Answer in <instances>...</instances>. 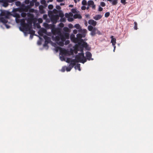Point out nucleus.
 <instances>
[{"label": "nucleus", "mask_w": 153, "mask_h": 153, "mask_svg": "<svg viewBox=\"0 0 153 153\" xmlns=\"http://www.w3.org/2000/svg\"><path fill=\"white\" fill-rule=\"evenodd\" d=\"M60 39L61 41L59 42L58 44L60 46L63 47L64 45V42L65 41V39H69V34L68 33H65L63 34L60 33Z\"/></svg>", "instance_id": "obj_1"}, {"label": "nucleus", "mask_w": 153, "mask_h": 153, "mask_svg": "<svg viewBox=\"0 0 153 153\" xmlns=\"http://www.w3.org/2000/svg\"><path fill=\"white\" fill-rule=\"evenodd\" d=\"M75 59L77 62H80L84 64L87 61L86 58L85 57L83 53H79L75 56Z\"/></svg>", "instance_id": "obj_2"}, {"label": "nucleus", "mask_w": 153, "mask_h": 153, "mask_svg": "<svg viewBox=\"0 0 153 153\" xmlns=\"http://www.w3.org/2000/svg\"><path fill=\"white\" fill-rule=\"evenodd\" d=\"M59 19V16L57 15H52L51 18V21L53 23H56Z\"/></svg>", "instance_id": "obj_3"}, {"label": "nucleus", "mask_w": 153, "mask_h": 153, "mask_svg": "<svg viewBox=\"0 0 153 153\" xmlns=\"http://www.w3.org/2000/svg\"><path fill=\"white\" fill-rule=\"evenodd\" d=\"M88 6L91 7L93 9H95L96 6L93 1H88Z\"/></svg>", "instance_id": "obj_4"}, {"label": "nucleus", "mask_w": 153, "mask_h": 153, "mask_svg": "<svg viewBox=\"0 0 153 153\" xmlns=\"http://www.w3.org/2000/svg\"><path fill=\"white\" fill-rule=\"evenodd\" d=\"M22 30L25 31H28L30 29L29 24L27 23H26L25 25L22 26Z\"/></svg>", "instance_id": "obj_5"}, {"label": "nucleus", "mask_w": 153, "mask_h": 153, "mask_svg": "<svg viewBox=\"0 0 153 153\" xmlns=\"http://www.w3.org/2000/svg\"><path fill=\"white\" fill-rule=\"evenodd\" d=\"M86 56L87 59L88 60H93V59L91 58L92 54L89 51H87L86 53Z\"/></svg>", "instance_id": "obj_6"}, {"label": "nucleus", "mask_w": 153, "mask_h": 153, "mask_svg": "<svg viewBox=\"0 0 153 153\" xmlns=\"http://www.w3.org/2000/svg\"><path fill=\"white\" fill-rule=\"evenodd\" d=\"M89 24L91 25L94 26H95L97 25V22L93 19H90L88 21Z\"/></svg>", "instance_id": "obj_7"}, {"label": "nucleus", "mask_w": 153, "mask_h": 153, "mask_svg": "<svg viewBox=\"0 0 153 153\" xmlns=\"http://www.w3.org/2000/svg\"><path fill=\"white\" fill-rule=\"evenodd\" d=\"M1 2L3 3V6L4 7H6L8 5L9 2L7 0H1Z\"/></svg>", "instance_id": "obj_8"}, {"label": "nucleus", "mask_w": 153, "mask_h": 153, "mask_svg": "<svg viewBox=\"0 0 153 153\" xmlns=\"http://www.w3.org/2000/svg\"><path fill=\"white\" fill-rule=\"evenodd\" d=\"M97 29L95 27H94V28L91 31L90 34L91 36H94L96 33Z\"/></svg>", "instance_id": "obj_9"}, {"label": "nucleus", "mask_w": 153, "mask_h": 153, "mask_svg": "<svg viewBox=\"0 0 153 153\" xmlns=\"http://www.w3.org/2000/svg\"><path fill=\"white\" fill-rule=\"evenodd\" d=\"M110 38L111 39V42L112 43L113 45H115L116 43V39L114 38V36H111Z\"/></svg>", "instance_id": "obj_10"}, {"label": "nucleus", "mask_w": 153, "mask_h": 153, "mask_svg": "<svg viewBox=\"0 0 153 153\" xmlns=\"http://www.w3.org/2000/svg\"><path fill=\"white\" fill-rule=\"evenodd\" d=\"M71 63L70 65L72 67H73L75 65L76 63V59H72L71 60Z\"/></svg>", "instance_id": "obj_11"}, {"label": "nucleus", "mask_w": 153, "mask_h": 153, "mask_svg": "<svg viewBox=\"0 0 153 153\" xmlns=\"http://www.w3.org/2000/svg\"><path fill=\"white\" fill-rule=\"evenodd\" d=\"M60 54H62V55H65L67 53V51L65 49H62L61 48L60 50Z\"/></svg>", "instance_id": "obj_12"}, {"label": "nucleus", "mask_w": 153, "mask_h": 153, "mask_svg": "<svg viewBox=\"0 0 153 153\" xmlns=\"http://www.w3.org/2000/svg\"><path fill=\"white\" fill-rule=\"evenodd\" d=\"M0 21L4 24H6L8 21L5 18L3 17H0Z\"/></svg>", "instance_id": "obj_13"}, {"label": "nucleus", "mask_w": 153, "mask_h": 153, "mask_svg": "<svg viewBox=\"0 0 153 153\" xmlns=\"http://www.w3.org/2000/svg\"><path fill=\"white\" fill-rule=\"evenodd\" d=\"M108 1L111 2L113 5H116L118 3V0H107Z\"/></svg>", "instance_id": "obj_14"}, {"label": "nucleus", "mask_w": 153, "mask_h": 153, "mask_svg": "<svg viewBox=\"0 0 153 153\" xmlns=\"http://www.w3.org/2000/svg\"><path fill=\"white\" fill-rule=\"evenodd\" d=\"M76 37L79 39V41L80 42H82L83 41V39H81L82 38V34H77L76 35Z\"/></svg>", "instance_id": "obj_15"}, {"label": "nucleus", "mask_w": 153, "mask_h": 153, "mask_svg": "<svg viewBox=\"0 0 153 153\" xmlns=\"http://www.w3.org/2000/svg\"><path fill=\"white\" fill-rule=\"evenodd\" d=\"M102 17L101 15L99 14L96 15L93 17L94 19L96 20H98L100 19Z\"/></svg>", "instance_id": "obj_16"}, {"label": "nucleus", "mask_w": 153, "mask_h": 153, "mask_svg": "<svg viewBox=\"0 0 153 153\" xmlns=\"http://www.w3.org/2000/svg\"><path fill=\"white\" fill-rule=\"evenodd\" d=\"M27 16L28 17V18L34 19V16L33 14L28 13H27Z\"/></svg>", "instance_id": "obj_17"}, {"label": "nucleus", "mask_w": 153, "mask_h": 153, "mask_svg": "<svg viewBox=\"0 0 153 153\" xmlns=\"http://www.w3.org/2000/svg\"><path fill=\"white\" fill-rule=\"evenodd\" d=\"M44 38L45 39V42H47V43H48L51 40L50 38L46 36H44Z\"/></svg>", "instance_id": "obj_18"}, {"label": "nucleus", "mask_w": 153, "mask_h": 153, "mask_svg": "<svg viewBox=\"0 0 153 153\" xmlns=\"http://www.w3.org/2000/svg\"><path fill=\"white\" fill-rule=\"evenodd\" d=\"M73 41L75 43H78L79 45H80V43L81 42H80L79 39L77 37L74 38Z\"/></svg>", "instance_id": "obj_19"}, {"label": "nucleus", "mask_w": 153, "mask_h": 153, "mask_svg": "<svg viewBox=\"0 0 153 153\" xmlns=\"http://www.w3.org/2000/svg\"><path fill=\"white\" fill-rule=\"evenodd\" d=\"M82 16L81 15L79 14H76L74 16V19L78 18L79 19H81L82 18Z\"/></svg>", "instance_id": "obj_20"}, {"label": "nucleus", "mask_w": 153, "mask_h": 153, "mask_svg": "<svg viewBox=\"0 0 153 153\" xmlns=\"http://www.w3.org/2000/svg\"><path fill=\"white\" fill-rule=\"evenodd\" d=\"M21 26L25 25L26 24L25 22V20L24 19H21L20 21Z\"/></svg>", "instance_id": "obj_21"}, {"label": "nucleus", "mask_w": 153, "mask_h": 153, "mask_svg": "<svg viewBox=\"0 0 153 153\" xmlns=\"http://www.w3.org/2000/svg\"><path fill=\"white\" fill-rule=\"evenodd\" d=\"M73 68V67H72L71 66L69 65V67H67L66 68V70L67 71H69L71 70Z\"/></svg>", "instance_id": "obj_22"}, {"label": "nucleus", "mask_w": 153, "mask_h": 153, "mask_svg": "<svg viewBox=\"0 0 153 153\" xmlns=\"http://www.w3.org/2000/svg\"><path fill=\"white\" fill-rule=\"evenodd\" d=\"M80 65V64H78L74 67V68L76 69L77 68L79 71H80L81 70Z\"/></svg>", "instance_id": "obj_23"}, {"label": "nucleus", "mask_w": 153, "mask_h": 153, "mask_svg": "<svg viewBox=\"0 0 153 153\" xmlns=\"http://www.w3.org/2000/svg\"><path fill=\"white\" fill-rule=\"evenodd\" d=\"M82 42H83V43L82 44V46L83 47L86 48L88 46V44L83 41Z\"/></svg>", "instance_id": "obj_24"}, {"label": "nucleus", "mask_w": 153, "mask_h": 153, "mask_svg": "<svg viewBox=\"0 0 153 153\" xmlns=\"http://www.w3.org/2000/svg\"><path fill=\"white\" fill-rule=\"evenodd\" d=\"M60 39V35L59 36H57L56 37V41H57V43H58L59 42V41Z\"/></svg>", "instance_id": "obj_25"}, {"label": "nucleus", "mask_w": 153, "mask_h": 153, "mask_svg": "<svg viewBox=\"0 0 153 153\" xmlns=\"http://www.w3.org/2000/svg\"><path fill=\"white\" fill-rule=\"evenodd\" d=\"M33 20V19H31L28 18L27 19L28 23L29 24H31L32 23V22Z\"/></svg>", "instance_id": "obj_26"}, {"label": "nucleus", "mask_w": 153, "mask_h": 153, "mask_svg": "<svg viewBox=\"0 0 153 153\" xmlns=\"http://www.w3.org/2000/svg\"><path fill=\"white\" fill-rule=\"evenodd\" d=\"M88 28L89 31H91L94 28V27L91 25H90L88 26Z\"/></svg>", "instance_id": "obj_27"}, {"label": "nucleus", "mask_w": 153, "mask_h": 153, "mask_svg": "<svg viewBox=\"0 0 153 153\" xmlns=\"http://www.w3.org/2000/svg\"><path fill=\"white\" fill-rule=\"evenodd\" d=\"M86 30H83V33L82 34V37H85L86 35Z\"/></svg>", "instance_id": "obj_28"}, {"label": "nucleus", "mask_w": 153, "mask_h": 153, "mask_svg": "<svg viewBox=\"0 0 153 153\" xmlns=\"http://www.w3.org/2000/svg\"><path fill=\"white\" fill-rule=\"evenodd\" d=\"M134 29L135 30H137V23L136 22H134Z\"/></svg>", "instance_id": "obj_29"}, {"label": "nucleus", "mask_w": 153, "mask_h": 153, "mask_svg": "<svg viewBox=\"0 0 153 153\" xmlns=\"http://www.w3.org/2000/svg\"><path fill=\"white\" fill-rule=\"evenodd\" d=\"M6 12H2L1 13V16H5L6 18H8V16L7 15H6Z\"/></svg>", "instance_id": "obj_30"}, {"label": "nucleus", "mask_w": 153, "mask_h": 153, "mask_svg": "<svg viewBox=\"0 0 153 153\" xmlns=\"http://www.w3.org/2000/svg\"><path fill=\"white\" fill-rule=\"evenodd\" d=\"M29 31L30 33L32 35H34L35 33V31L34 30H31L30 29Z\"/></svg>", "instance_id": "obj_31"}, {"label": "nucleus", "mask_w": 153, "mask_h": 153, "mask_svg": "<svg viewBox=\"0 0 153 153\" xmlns=\"http://www.w3.org/2000/svg\"><path fill=\"white\" fill-rule=\"evenodd\" d=\"M27 15V14L24 12H22L21 14V16L23 17H25Z\"/></svg>", "instance_id": "obj_32"}, {"label": "nucleus", "mask_w": 153, "mask_h": 153, "mask_svg": "<svg viewBox=\"0 0 153 153\" xmlns=\"http://www.w3.org/2000/svg\"><path fill=\"white\" fill-rule=\"evenodd\" d=\"M74 27L77 29H79L80 27V25L79 24H76L74 25Z\"/></svg>", "instance_id": "obj_33"}, {"label": "nucleus", "mask_w": 153, "mask_h": 153, "mask_svg": "<svg viewBox=\"0 0 153 153\" xmlns=\"http://www.w3.org/2000/svg\"><path fill=\"white\" fill-rule=\"evenodd\" d=\"M60 21L61 22H66V19L65 18L61 17Z\"/></svg>", "instance_id": "obj_34"}, {"label": "nucleus", "mask_w": 153, "mask_h": 153, "mask_svg": "<svg viewBox=\"0 0 153 153\" xmlns=\"http://www.w3.org/2000/svg\"><path fill=\"white\" fill-rule=\"evenodd\" d=\"M110 13L109 12H107L105 13V17H108L110 16Z\"/></svg>", "instance_id": "obj_35"}, {"label": "nucleus", "mask_w": 153, "mask_h": 153, "mask_svg": "<svg viewBox=\"0 0 153 153\" xmlns=\"http://www.w3.org/2000/svg\"><path fill=\"white\" fill-rule=\"evenodd\" d=\"M82 4L84 5H85L87 4V1L85 0H83L82 1Z\"/></svg>", "instance_id": "obj_36"}, {"label": "nucleus", "mask_w": 153, "mask_h": 153, "mask_svg": "<svg viewBox=\"0 0 153 153\" xmlns=\"http://www.w3.org/2000/svg\"><path fill=\"white\" fill-rule=\"evenodd\" d=\"M48 8L49 9L51 10L53 8V6L52 4H50L48 6Z\"/></svg>", "instance_id": "obj_37"}, {"label": "nucleus", "mask_w": 153, "mask_h": 153, "mask_svg": "<svg viewBox=\"0 0 153 153\" xmlns=\"http://www.w3.org/2000/svg\"><path fill=\"white\" fill-rule=\"evenodd\" d=\"M70 43V41L69 40H67L65 41V44L66 45H68Z\"/></svg>", "instance_id": "obj_38"}, {"label": "nucleus", "mask_w": 153, "mask_h": 153, "mask_svg": "<svg viewBox=\"0 0 153 153\" xmlns=\"http://www.w3.org/2000/svg\"><path fill=\"white\" fill-rule=\"evenodd\" d=\"M59 16L61 17H63L64 16V15L63 14V13H61V12H60L59 13Z\"/></svg>", "instance_id": "obj_39"}, {"label": "nucleus", "mask_w": 153, "mask_h": 153, "mask_svg": "<svg viewBox=\"0 0 153 153\" xmlns=\"http://www.w3.org/2000/svg\"><path fill=\"white\" fill-rule=\"evenodd\" d=\"M71 11L73 13H75L76 12V9H72L71 10Z\"/></svg>", "instance_id": "obj_40"}, {"label": "nucleus", "mask_w": 153, "mask_h": 153, "mask_svg": "<svg viewBox=\"0 0 153 153\" xmlns=\"http://www.w3.org/2000/svg\"><path fill=\"white\" fill-rule=\"evenodd\" d=\"M60 58L61 60L62 61L65 60V58L62 55L61 56H60Z\"/></svg>", "instance_id": "obj_41"}, {"label": "nucleus", "mask_w": 153, "mask_h": 153, "mask_svg": "<svg viewBox=\"0 0 153 153\" xmlns=\"http://www.w3.org/2000/svg\"><path fill=\"white\" fill-rule=\"evenodd\" d=\"M126 0H121V2L124 5H125L126 4Z\"/></svg>", "instance_id": "obj_42"}, {"label": "nucleus", "mask_w": 153, "mask_h": 153, "mask_svg": "<svg viewBox=\"0 0 153 153\" xmlns=\"http://www.w3.org/2000/svg\"><path fill=\"white\" fill-rule=\"evenodd\" d=\"M100 5L102 7H105V3L103 2H101L100 3Z\"/></svg>", "instance_id": "obj_43"}, {"label": "nucleus", "mask_w": 153, "mask_h": 153, "mask_svg": "<svg viewBox=\"0 0 153 153\" xmlns=\"http://www.w3.org/2000/svg\"><path fill=\"white\" fill-rule=\"evenodd\" d=\"M68 21L69 22H72L73 21V19L72 17H69L68 19Z\"/></svg>", "instance_id": "obj_44"}, {"label": "nucleus", "mask_w": 153, "mask_h": 153, "mask_svg": "<svg viewBox=\"0 0 153 153\" xmlns=\"http://www.w3.org/2000/svg\"><path fill=\"white\" fill-rule=\"evenodd\" d=\"M63 30L65 32H68V28L67 27H64L63 28Z\"/></svg>", "instance_id": "obj_45"}, {"label": "nucleus", "mask_w": 153, "mask_h": 153, "mask_svg": "<svg viewBox=\"0 0 153 153\" xmlns=\"http://www.w3.org/2000/svg\"><path fill=\"white\" fill-rule=\"evenodd\" d=\"M59 26L61 27H63L64 26V25L63 23H61L59 24Z\"/></svg>", "instance_id": "obj_46"}, {"label": "nucleus", "mask_w": 153, "mask_h": 153, "mask_svg": "<svg viewBox=\"0 0 153 153\" xmlns=\"http://www.w3.org/2000/svg\"><path fill=\"white\" fill-rule=\"evenodd\" d=\"M71 59L70 58H67V59L66 62L68 63H69L71 62Z\"/></svg>", "instance_id": "obj_47"}, {"label": "nucleus", "mask_w": 153, "mask_h": 153, "mask_svg": "<svg viewBox=\"0 0 153 153\" xmlns=\"http://www.w3.org/2000/svg\"><path fill=\"white\" fill-rule=\"evenodd\" d=\"M103 8L101 7L100 6H99V7L98 11H101L102 10Z\"/></svg>", "instance_id": "obj_48"}, {"label": "nucleus", "mask_w": 153, "mask_h": 153, "mask_svg": "<svg viewBox=\"0 0 153 153\" xmlns=\"http://www.w3.org/2000/svg\"><path fill=\"white\" fill-rule=\"evenodd\" d=\"M20 4V2L19 1H17L16 2V5L17 6H19Z\"/></svg>", "instance_id": "obj_49"}, {"label": "nucleus", "mask_w": 153, "mask_h": 153, "mask_svg": "<svg viewBox=\"0 0 153 153\" xmlns=\"http://www.w3.org/2000/svg\"><path fill=\"white\" fill-rule=\"evenodd\" d=\"M34 3L31 1L30 3V5L31 6H33L34 5Z\"/></svg>", "instance_id": "obj_50"}, {"label": "nucleus", "mask_w": 153, "mask_h": 153, "mask_svg": "<svg viewBox=\"0 0 153 153\" xmlns=\"http://www.w3.org/2000/svg\"><path fill=\"white\" fill-rule=\"evenodd\" d=\"M38 21L39 22L41 23L42 22V19L41 18H39L38 20Z\"/></svg>", "instance_id": "obj_51"}, {"label": "nucleus", "mask_w": 153, "mask_h": 153, "mask_svg": "<svg viewBox=\"0 0 153 153\" xmlns=\"http://www.w3.org/2000/svg\"><path fill=\"white\" fill-rule=\"evenodd\" d=\"M56 7L58 10H60L61 9V7L59 5H56Z\"/></svg>", "instance_id": "obj_52"}, {"label": "nucleus", "mask_w": 153, "mask_h": 153, "mask_svg": "<svg viewBox=\"0 0 153 153\" xmlns=\"http://www.w3.org/2000/svg\"><path fill=\"white\" fill-rule=\"evenodd\" d=\"M73 32L74 34H76L77 33V30H73Z\"/></svg>", "instance_id": "obj_53"}, {"label": "nucleus", "mask_w": 153, "mask_h": 153, "mask_svg": "<svg viewBox=\"0 0 153 153\" xmlns=\"http://www.w3.org/2000/svg\"><path fill=\"white\" fill-rule=\"evenodd\" d=\"M86 9V7L85 6H83L81 7V9L83 10H84Z\"/></svg>", "instance_id": "obj_54"}, {"label": "nucleus", "mask_w": 153, "mask_h": 153, "mask_svg": "<svg viewBox=\"0 0 153 153\" xmlns=\"http://www.w3.org/2000/svg\"><path fill=\"white\" fill-rule=\"evenodd\" d=\"M96 33L98 34L99 35L101 34V32L100 31H99L98 29L97 30Z\"/></svg>", "instance_id": "obj_55"}, {"label": "nucleus", "mask_w": 153, "mask_h": 153, "mask_svg": "<svg viewBox=\"0 0 153 153\" xmlns=\"http://www.w3.org/2000/svg\"><path fill=\"white\" fill-rule=\"evenodd\" d=\"M34 10L33 9H31L29 11L31 12H34Z\"/></svg>", "instance_id": "obj_56"}, {"label": "nucleus", "mask_w": 153, "mask_h": 153, "mask_svg": "<svg viewBox=\"0 0 153 153\" xmlns=\"http://www.w3.org/2000/svg\"><path fill=\"white\" fill-rule=\"evenodd\" d=\"M4 25H5V26L7 28H9L10 27V26L9 25L6 24H4Z\"/></svg>", "instance_id": "obj_57"}, {"label": "nucleus", "mask_w": 153, "mask_h": 153, "mask_svg": "<svg viewBox=\"0 0 153 153\" xmlns=\"http://www.w3.org/2000/svg\"><path fill=\"white\" fill-rule=\"evenodd\" d=\"M65 67H62V69L61 71L62 72H64L65 71Z\"/></svg>", "instance_id": "obj_58"}, {"label": "nucleus", "mask_w": 153, "mask_h": 153, "mask_svg": "<svg viewBox=\"0 0 153 153\" xmlns=\"http://www.w3.org/2000/svg\"><path fill=\"white\" fill-rule=\"evenodd\" d=\"M68 27L69 28H71L73 27V25L71 24H70L68 25Z\"/></svg>", "instance_id": "obj_59"}, {"label": "nucleus", "mask_w": 153, "mask_h": 153, "mask_svg": "<svg viewBox=\"0 0 153 153\" xmlns=\"http://www.w3.org/2000/svg\"><path fill=\"white\" fill-rule=\"evenodd\" d=\"M65 17L67 18L69 17V15L68 13H66L65 14Z\"/></svg>", "instance_id": "obj_60"}, {"label": "nucleus", "mask_w": 153, "mask_h": 153, "mask_svg": "<svg viewBox=\"0 0 153 153\" xmlns=\"http://www.w3.org/2000/svg\"><path fill=\"white\" fill-rule=\"evenodd\" d=\"M48 43H47V42H45V43L44 44V46H47V44Z\"/></svg>", "instance_id": "obj_61"}, {"label": "nucleus", "mask_w": 153, "mask_h": 153, "mask_svg": "<svg viewBox=\"0 0 153 153\" xmlns=\"http://www.w3.org/2000/svg\"><path fill=\"white\" fill-rule=\"evenodd\" d=\"M25 1V3L27 4H28L29 2V0H26Z\"/></svg>", "instance_id": "obj_62"}, {"label": "nucleus", "mask_w": 153, "mask_h": 153, "mask_svg": "<svg viewBox=\"0 0 153 153\" xmlns=\"http://www.w3.org/2000/svg\"><path fill=\"white\" fill-rule=\"evenodd\" d=\"M114 47V51H115V48H116V46H115V45H113Z\"/></svg>", "instance_id": "obj_63"}, {"label": "nucleus", "mask_w": 153, "mask_h": 153, "mask_svg": "<svg viewBox=\"0 0 153 153\" xmlns=\"http://www.w3.org/2000/svg\"><path fill=\"white\" fill-rule=\"evenodd\" d=\"M7 0L9 2V3L13 2L12 1V0Z\"/></svg>", "instance_id": "obj_64"}]
</instances>
